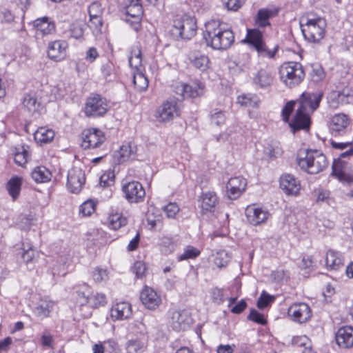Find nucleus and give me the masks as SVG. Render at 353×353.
Here are the masks:
<instances>
[{"instance_id": "17", "label": "nucleus", "mask_w": 353, "mask_h": 353, "mask_svg": "<svg viewBox=\"0 0 353 353\" xmlns=\"http://www.w3.org/2000/svg\"><path fill=\"white\" fill-rule=\"evenodd\" d=\"M68 43L63 40H56L50 42L48 47V57L55 61L63 60L66 56Z\"/></svg>"}, {"instance_id": "50", "label": "nucleus", "mask_w": 353, "mask_h": 353, "mask_svg": "<svg viewBox=\"0 0 353 353\" xmlns=\"http://www.w3.org/2000/svg\"><path fill=\"white\" fill-rule=\"evenodd\" d=\"M225 120L226 117L223 111L215 109L211 112L210 121L212 124H214L217 126H221L225 123Z\"/></svg>"}, {"instance_id": "26", "label": "nucleus", "mask_w": 353, "mask_h": 353, "mask_svg": "<svg viewBox=\"0 0 353 353\" xmlns=\"http://www.w3.org/2000/svg\"><path fill=\"white\" fill-rule=\"evenodd\" d=\"M178 89L181 92V94L184 98H194L203 94V86L196 82L182 84Z\"/></svg>"}, {"instance_id": "13", "label": "nucleus", "mask_w": 353, "mask_h": 353, "mask_svg": "<svg viewBox=\"0 0 353 353\" xmlns=\"http://www.w3.org/2000/svg\"><path fill=\"white\" fill-rule=\"evenodd\" d=\"M245 215L250 224L259 225L268 220L270 213L268 210L253 204L246 208Z\"/></svg>"}, {"instance_id": "37", "label": "nucleus", "mask_w": 353, "mask_h": 353, "mask_svg": "<svg viewBox=\"0 0 353 353\" xmlns=\"http://www.w3.org/2000/svg\"><path fill=\"white\" fill-rule=\"evenodd\" d=\"M22 185V178L18 176H12L6 184V189L11 196L15 200L19 195Z\"/></svg>"}, {"instance_id": "36", "label": "nucleus", "mask_w": 353, "mask_h": 353, "mask_svg": "<svg viewBox=\"0 0 353 353\" xmlns=\"http://www.w3.org/2000/svg\"><path fill=\"white\" fill-rule=\"evenodd\" d=\"M31 176L37 183H46L50 181L52 174L46 167L38 166L32 170Z\"/></svg>"}, {"instance_id": "25", "label": "nucleus", "mask_w": 353, "mask_h": 353, "mask_svg": "<svg viewBox=\"0 0 353 353\" xmlns=\"http://www.w3.org/2000/svg\"><path fill=\"white\" fill-rule=\"evenodd\" d=\"M348 124L349 122L347 116L343 114H338L332 118L329 125L330 130L334 135H337L340 134L341 132L344 131Z\"/></svg>"}, {"instance_id": "32", "label": "nucleus", "mask_w": 353, "mask_h": 353, "mask_svg": "<svg viewBox=\"0 0 353 353\" xmlns=\"http://www.w3.org/2000/svg\"><path fill=\"white\" fill-rule=\"evenodd\" d=\"M253 81L260 88H266L272 83L273 77L270 72L261 69L254 75Z\"/></svg>"}, {"instance_id": "12", "label": "nucleus", "mask_w": 353, "mask_h": 353, "mask_svg": "<svg viewBox=\"0 0 353 353\" xmlns=\"http://www.w3.org/2000/svg\"><path fill=\"white\" fill-rule=\"evenodd\" d=\"M81 146L84 149H91L99 147L105 138L102 131L97 129L85 130L82 133Z\"/></svg>"}, {"instance_id": "52", "label": "nucleus", "mask_w": 353, "mask_h": 353, "mask_svg": "<svg viewBox=\"0 0 353 353\" xmlns=\"http://www.w3.org/2000/svg\"><path fill=\"white\" fill-rule=\"evenodd\" d=\"M96 203L92 200H88L83 203L79 208V212L85 216H90L95 211Z\"/></svg>"}, {"instance_id": "47", "label": "nucleus", "mask_w": 353, "mask_h": 353, "mask_svg": "<svg viewBox=\"0 0 353 353\" xmlns=\"http://www.w3.org/2000/svg\"><path fill=\"white\" fill-rule=\"evenodd\" d=\"M129 63L132 68H134V72L142 70L141 52L139 48H136L132 51L131 55L129 57Z\"/></svg>"}, {"instance_id": "44", "label": "nucleus", "mask_w": 353, "mask_h": 353, "mask_svg": "<svg viewBox=\"0 0 353 353\" xmlns=\"http://www.w3.org/2000/svg\"><path fill=\"white\" fill-rule=\"evenodd\" d=\"M133 83L139 92H143L148 88V80L142 70L133 72Z\"/></svg>"}, {"instance_id": "20", "label": "nucleus", "mask_w": 353, "mask_h": 353, "mask_svg": "<svg viewBox=\"0 0 353 353\" xmlns=\"http://www.w3.org/2000/svg\"><path fill=\"white\" fill-rule=\"evenodd\" d=\"M280 186L285 193L289 195H296L301 188L299 181L290 174H285L281 176Z\"/></svg>"}, {"instance_id": "33", "label": "nucleus", "mask_w": 353, "mask_h": 353, "mask_svg": "<svg viewBox=\"0 0 353 353\" xmlns=\"http://www.w3.org/2000/svg\"><path fill=\"white\" fill-rule=\"evenodd\" d=\"M54 137V132L46 127L39 128L34 134V138L41 144L51 142Z\"/></svg>"}, {"instance_id": "51", "label": "nucleus", "mask_w": 353, "mask_h": 353, "mask_svg": "<svg viewBox=\"0 0 353 353\" xmlns=\"http://www.w3.org/2000/svg\"><path fill=\"white\" fill-rule=\"evenodd\" d=\"M200 254V251L193 246H186L183 252L178 256L179 261H184L189 259H194Z\"/></svg>"}, {"instance_id": "34", "label": "nucleus", "mask_w": 353, "mask_h": 353, "mask_svg": "<svg viewBox=\"0 0 353 353\" xmlns=\"http://www.w3.org/2000/svg\"><path fill=\"white\" fill-rule=\"evenodd\" d=\"M189 59L192 64L201 71L205 70L208 67L209 59L207 56L199 52H194L190 54Z\"/></svg>"}, {"instance_id": "35", "label": "nucleus", "mask_w": 353, "mask_h": 353, "mask_svg": "<svg viewBox=\"0 0 353 353\" xmlns=\"http://www.w3.org/2000/svg\"><path fill=\"white\" fill-rule=\"evenodd\" d=\"M28 146L20 145L15 148L14 152V161L19 166H23L28 161L30 154Z\"/></svg>"}, {"instance_id": "61", "label": "nucleus", "mask_w": 353, "mask_h": 353, "mask_svg": "<svg viewBox=\"0 0 353 353\" xmlns=\"http://www.w3.org/2000/svg\"><path fill=\"white\" fill-rule=\"evenodd\" d=\"M114 174L112 172L103 174L100 177V184L102 186H110L114 183Z\"/></svg>"}, {"instance_id": "18", "label": "nucleus", "mask_w": 353, "mask_h": 353, "mask_svg": "<svg viewBox=\"0 0 353 353\" xmlns=\"http://www.w3.org/2000/svg\"><path fill=\"white\" fill-rule=\"evenodd\" d=\"M125 14L129 17L127 19V21H130V19H133L132 21L133 29L138 31L140 28V21L143 15L142 6L139 2V0H132L130 4L125 8Z\"/></svg>"}, {"instance_id": "9", "label": "nucleus", "mask_w": 353, "mask_h": 353, "mask_svg": "<svg viewBox=\"0 0 353 353\" xmlns=\"http://www.w3.org/2000/svg\"><path fill=\"white\" fill-rule=\"evenodd\" d=\"M85 182V176L83 170L72 167L68 170L66 186L72 193H79Z\"/></svg>"}, {"instance_id": "22", "label": "nucleus", "mask_w": 353, "mask_h": 353, "mask_svg": "<svg viewBox=\"0 0 353 353\" xmlns=\"http://www.w3.org/2000/svg\"><path fill=\"white\" fill-rule=\"evenodd\" d=\"M110 312L113 319L125 320L132 315V307L128 302H120L112 306Z\"/></svg>"}, {"instance_id": "28", "label": "nucleus", "mask_w": 353, "mask_h": 353, "mask_svg": "<svg viewBox=\"0 0 353 353\" xmlns=\"http://www.w3.org/2000/svg\"><path fill=\"white\" fill-rule=\"evenodd\" d=\"M137 151V147L133 143H128L121 146L116 154V158L119 163H124L134 158Z\"/></svg>"}, {"instance_id": "24", "label": "nucleus", "mask_w": 353, "mask_h": 353, "mask_svg": "<svg viewBox=\"0 0 353 353\" xmlns=\"http://www.w3.org/2000/svg\"><path fill=\"white\" fill-rule=\"evenodd\" d=\"M332 174L341 182L349 183L353 182V170H352L350 173H348L346 168L342 165L341 160L334 161Z\"/></svg>"}, {"instance_id": "23", "label": "nucleus", "mask_w": 353, "mask_h": 353, "mask_svg": "<svg viewBox=\"0 0 353 353\" xmlns=\"http://www.w3.org/2000/svg\"><path fill=\"white\" fill-rule=\"evenodd\" d=\"M34 26L37 33L42 35L50 34L55 31L54 22L48 17L37 19L34 21Z\"/></svg>"}, {"instance_id": "41", "label": "nucleus", "mask_w": 353, "mask_h": 353, "mask_svg": "<svg viewBox=\"0 0 353 353\" xmlns=\"http://www.w3.org/2000/svg\"><path fill=\"white\" fill-rule=\"evenodd\" d=\"M84 301L81 302V305L88 304L92 307H97L104 305L106 303V297L102 293H96L92 296H84Z\"/></svg>"}, {"instance_id": "58", "label": "nucleus", "mask_w": 353, "mask_h": 353, "mask_svg": "<svg viewBox=\"0 0 353 353\" xmlns=\"http://www.w3.org/2000/svg\"><path fill=\"white\" fill-rule=\"evenodd\" d=\"M103 26V21L101 17H90V26L93 29L94 34L101 32V29Z\"/></svg>"}, {"instance_id": "2", "label": "nucleus", "mask_w": 353, "mask_h": 353, "mask_svg": "<svg viewBox=\"0 0 353 353\" xmlns=\"http://www.w3.org/2000/svg\"><path fill=\"white\" fill-rule=\"evenodd\" d=\"M203 39L212 49L225 50L234 41V35L232 30L224 28L219 20L212 19L205 24Z\"/></svg>"}, {"instance_id": "3", "label": "nucleus", "mask_w": 353, "mask_h": 353, "mask_svg": "<svg viewBox=\"0 0 353 353\" xmlns=\"http://www.w3.org/2000/svg\"><path fill=\"white\" fill-rule=\"evenodd\" d=\"M297 164L303 171L310 174H315L322 172L327 168L328 163L326 157L316 150H307L305 156L299 155Z\"/></svg>"}, {"instance_id": "1", "label": "nucleus", "mask_w": 353, "mask_h": 353, "mask_svg": "<svg viewBox=\"0 0 353 353\" xmlns=\"http://www.w3.org/2000/svg\"><path fill=\"white\" fill-rule=\"evenodd\" d=\"M323 92L317 90L315 92H304L301 98L296 102L289 101L282 110V116L285 121L289 120L290 115L294 105L297 109L294 119L290 123V126L294 132L299 130H307L310 125V113L316 110L323 98Z\"/></svg>"}, {"instance_id": "15", "label": "nucleus", "mask_w": 353, "mask_h": 353, "mask_svg": "<svg viewBox=\"0 0 353 353\" xmlns=\"http://www.w3.org/2000/svg\"><path fill=\"white\" fill-rule=\"evenodd\" d=\"M288 314L293 321L299 323L307 321L311 317V310L305 303H294L288 309Z\"/></svg>"}, {"instance_id": "39", "label": "nucleus", "mask_w": 353, "mask_h": 353, "mask_svg": "<svg viewBox=\"0 0 353 353\" xmlns=\"http://www.w3.org/2000/svg\"><path fill=\"white\" fill-rule=\"evenodd\" d=\"M237 102L241 106L255 108L259 107L261 101L256 94H243L237 97Z\"/></svg>"}, {"instance_id": "5", "label": "nucleus", "mask_w": 353, "mask_h": 353, "mask_svg": "<svg viewBox=\"0 0 353 353\" xmlns=\"http://www.w3.org/2000/svg\"><path fill=\"white\" fill-rule=\"evenodd\" d=\"M300 26L303 37L310 42H319L324 37L325 21L321 18H302Z\"/></svg>"}, {"instance_id": "21", "label": "nucleus", "mask_w": 353, "mask_h": 353, "mask_svg": "<svg viewBox=\"0 0 353 353\" xmlns=\"http://www.w3.org/2000/svg\"><path fill=\"white\" fill-rule=\"evenodd\" d=\"M336 342L337 345L343 348L353 347V327L344 326L340 327L336 334Z\"/></svg>"}, {"instance_id": "4", "label": "nucleus", "mask_w": 353, "mask_h": 353, "mask_svg": "<svg viewBox=\"0 0 353 353\" xmlns=\"http://www.w3.org/2000/svg\"><path fill=\"white\" fill-rule=\"evenodd\" d=\"M279 77L287 87L294 88L305 78L303 67L298 62L284 63L280 66Z\"/></svg>"}, {"instance_id": "7", "label": "nucleus", "mask_w": 353, "mask_h": 353, "mask_svg": "<svg viewBox=\"0 0 353 353\" xmlns=\"http://www.w3.org/2000/svg\"><path fill=\"white\" fill-rule=\"evenodd\" d=\"M196 32V21L185 17L174 21L171 33L176 39H190Z\"/></svg>"}, {"instance_id": "53", "label": "nucleus", "mask_w": 353, "mask_h": 353, "mask_svg": "<svg viewBox=\"0 0 353 353\" xmlns=\"http://www.w3.org/2000/svg\"><path fill=\"white\" fill-rule=\"evenodd\" d=\"M274 296L268 294L266 292L263 291L261 296L258 299L256 305L259 309L263 310L267 307L272 302L274 301Z\"/></svg>"}, {"instance_id": "8", "label": "nucleus", "mask_w": 353, "mask_h": 353, "mask_svg": "<svg viewBox=\"0 0 353 353\" xmlns=\"http://www.w3.org/2000/svg\"><path fill=\"white\" fill-rule=\"evenodd\" d=\"M170 323L176 331H184L190 327L192 319L188 310H172L170 312Z\"/></svg>"}, {"instance_id": "43", "label": "nucleus", "mask_w": 353, "mask_h": 353, "mask_svg": "<svg viewBox=\"0 0 353 353\" xmlns=\"http://www.w3.org/2000/svg\"><path fill=\"white\" fill-rule=\"evenodd\" d=\"M146 349V343L141 339H131L126 343L128 353H143Z\"/></svg>"}, {"instance_id": "14", "label": "nucleus", "mask_w": 353, "mask_h": 353, "mask_svg": "<svg viewBox=\"0 0 353 353\" xmlns=\"http://www.w3.org/2000/svg\"><path fill=\"white\" fill-rule=\"evenodd\" d=\"M143 305L148 310H154L162 302L161 296L152 288L145 287L140 294Z\"/></svg>"}, {"instance_id": "64", "label": "nucleus", "mask_w": 353, "mask_h": 353, "mask_svg": "<svg viewBox=\"0 0 353 353\" xmlns=\"http://www.w3.org/2000/svg\"><path fill=\"white\" fill-rule=\"evenodd\" d=\"M99 57V53L95 48H90L88 50L85 54V59L89 63H92Z\"/></svg>"}, {"instance_id": "57", "label": "nucleus", "mask_w": 353, "mask_h": 353, "mask_svg": "<svg viewBox=\"0 0 353 353\" xmlns=\"http://www.w3.org/2000/svg\"><path fill=\"white\" fill-rule=\"evenodd\" d=\"M92 277L96 282H103L108 279V274L106 270L96 268L92 272Z\"/></svg>"}, {"instance_id": "63", "label": "nucleus", "mask_w": 353, "mask_h": 353, "mask_svg": "<svg viewBox=\"0 0 353 353\" xmlns=\"http://www.w3.org/2000/svg\"><path fill=\"white\" fill-rule=\"evenodd\" d=\"M330 192L327 190H320L317 192L316 201L318 202H326L330 204Z\"/></svg>"}, {"instance_id": "31", "label": "nucleus", "mask_w": 353, "mask_h": 353, "mask_svg": "<svg viewBox=\"0 0 353 353\" xmlns=\"http://www.w3.org/2000/svg\"><path fill=\"white\" fill-rule=\"evenodd\" d=\"M65 259H63L62 256L59 257L57 260H52L48 263L49 270L48 272L51 274L54 278L56 275L64 276L66 274L65 272Z\"/></svg>"}, {"instance_id": "55", "label": "nucleus", "mask_w": 353, "mask_h": 353, "mask_svg": "<svg viewBox=\"0 0 353 353\" xmlns=\"http://www.w3.org/2000/svg\"><path fill=\"white\" fill-rule=\"evenodd\" d=\"M248 319L261 325H265L267 323L264 316L255 309L250 310V314L248 316Z\"/></svg>"}, {"instance_id": "42", "label": "nucleus", "mask_w": 353, "mask_h": 353, "mask_svg": "<svg viewBox=\"0 0 353 353\" xmlns=\"http://www.w3.org/2000/svg\"><path fill=\"white\" fill-rule=\"evenodd\" d=\"M246 41L254 49H256L264 42L263 33L257 29L248 30Z\"/></svg>"}, {"instance_id": "60", "label": "nucleus", "mask_w": 353, "mask_h": 353, "mask_svg": "<svg viewBox=\"0 0 353 353\" xmlns=\"http://www.w3.org/2000/svg\"><path fill=\"white\" fill-rule=\"evenodd\" d=\"M222 3L225 8L228 10L236 11L241 8L243 3L242 0H222Z\"/></svg>"}, {"instance_id": "30", "label": "nucleus", "mask_w": 353, "mask_h": 353, "mask_svg": "<svg viewBox=\"0 0 353 353\" xmlns=\"http://www.w3.org/2000/svg\"><path fill=\"white\" fill-rule=\"evenodd\" d=\"M201 208L204 211H214L217 203L218 198L213 192H204L201 195Z\"/></svg>"}, {"instance_id": "16", "label": "nucleus", "mask_w": 353, "mask_h": 353, "mask_svg": "<svg viewBox=\"0 0 353 353\" xmlns=\"http://www.w3.org/2000/svg\"><path fill=\"white\" fill-rule=\"evenodd\" d=\"M247 185L245 179L241 176L232 177L229 179L227 184V194L230 199L234 200L239 198L245 191Z\"/></svg>"}, {"instance_id": "19", "label": "nucleus", "mask_w": 353, "mask_h": 353, "mask_svg": "<svg viewBox=\"0 0 353 353\" xmlns=\"http://www.w3.org/2000/svg\"><path fill=\"white\" fill-rule=\"evenodd\" d=\"M54 304V302L47 296L41 298L35 303L32 312L38 319L43 320L50 316Z\"/></svg>"}, {"instance_id": "38", "label": "nucleus", "mask_w": 353, "mask_h": 353, "mask_svg": "<svg viewBox=\"0 0 353 353\" xmlns=\"http://www.w3.org/2000/svg\"><path fill=\"white\" fill-rule=\"evenodd\" d=\"M23 106L30 112H34L38 111L40 107V101L38 100L37 94L34 92L26 93L23 98Z\"/></svg>"}, {"instance_id": "40", "label": "nucleus", "mask_w": 353, "mask_h": 353, "mask_svg": "<svg viewBox=\"0 0 353 353\" xmlns=\"http://www.w3.org/2000/svg\"><path fill=\"white\" fill-rule=\"evenodd\" d=\"M292 343L303 347L302 353H316L312 349L311 341L305 335L294 336L292 339Z\"/></svg>"}, {"instance_id": "6", "label": "nucleus", "mask_w": 353, "mask_h": 353, "mask_svg": "<svg viewBox=\"0 0 353 353\" xmlns=\"http://www.w3.org/2000/svg\"><path fill=\"white\" fill-rule=\"evenodd\" d=\"M110 109L108 100L99 95L92 94L86 99L83 112L87 117H99L104 116Z\"/></svg>"}, {"instance_id": "46", "label": "nucleus", "mask_w": 353, "mask_h": 353, "mask_svg": "<svg viewBox=\"0 0 353 353\" xmlns=\"http://www.w3.org/2000/svg\"><path fill=\"white\" fill-rule=\"evenodd\" d=\"M278 46H274V48H270L266 43L263 42L254 50L257 52L259 57L272 59L278 52Z\"/></svg>"}, {"instance_id": "10", "label": "nucleus", "mask_w": 353, "mask_h": 353, "mask_svg": "<svg viewBox=\"0 0 353 353\" xmlns=\"http://www.w3.org/2000/svg\"><path fill=\"white\" fill-rule=\"evenodd\" d=\"M122 190L125 199L130 203L141 202L145 195V190L141 183L135 181L124 183L122 186Z\"/></svg>"}, {"instance_id": "27", "label": "nucleus", "mask_w": 353, "mask_h": 353, "mask_svg": "<svg viewBox=\"0 0 353 353\" xmlns=\"http://www.w3.org/2000/svg\"><path fill=\"white\" fill-rule=\"evenodd\" d=\"M325 265L330 270H338L343 265L341 254L334 250L327 252L325 258Z\"/></svg>"}, {"instance_id": "49", "label": "nucleus", "mask_w": 353, "mask_h": 353, "mask_svg": "<svg viewBox=\"0 0 353 353\" xmlns=\"http://www.w3.org/2000/svg\"><path fill=\"white\" fill-rule=\"evenodd\" d=\"M230 259V256L225 250L217 252L214 258V263L218 268L225 266Z\"/></svg>"}, {"instance_id": "56", "label": "nucleus", "mask_w": 353, "mask_h": 353, "mask_svg": "<svg viewBox=\"0 0 353 353\" xmlns=\"http://www.w3.org/2000/svg\"><path fill=\"white\" fill-rule=\"evenodd\" d=\"M90 17H101L103 13L102 5L99 1L93 2L88 8Z\"/></svg>"}, {"instance_id": "62", "label": "nucleus", "mask_w": 353, "mask_h": 353, "mask_svg": "<svg viewBox=\"0 0 353 353\" xmlns=\"http://www.w3.org/2000/svg\"><path fill=\"white\" fill-rule=\"evenodd\" d=\"M325 78V73L321 68L313 70L312 74V81L316 83L321 82Z\"/></svg>"}, {"instance_id": "59", "label": "nucleus", "mask_w": 353, "mask_h": 353, "mask_svg": "<svg viewBox=\"0 0 353 353\" xmlns=\"http://www.w3.org/2000/svg\"><path fill=\"white\" fill-rule=\"evenodd\" d=\"M163 210L169 218H174L179 212V208L176 203H170L163 208Z\"/></svg>"}, {"instance_id": "11", "label": "nucleus", "mask_w": 353, "mask_h": 353, "mask_svg": "<svg viewBox=\"0 0 353 353\" xmlns=\"http://www.w3.org/2000/svg\"><path fill=\"white\" fill-rule=\"evenodd\" d=\"M180 113L179 103L175 100L166 101L157 110L156 117L162 122L174 119Z\"/></svg>"}, {"instance_id": "45", "label": "nucleus", "mask_w": 353, "mask_h": 353, "mask_svg": "<svg viewBox=\"0 0 353 353\" xmlns=\"http://www.w3.org/2000/svg\"><path fill=\"white\" fill-rule=\"evenodd\" d=\"M127 219L123 215L116 213L109 216L108 225L113 230H119L127 224Z\"/></svg>"}, {"instance_id": "54", "label": "nucleus", "mask_w": 353, "mask_h": 353, "mask_svg": "<svg viewBox=\"0 0 353 353\" xmlns=\"http://www.w3.org/2000/svg\"><path fill=\"white\" fill-rule=\"evenodd\" d=\"M132 271L137 278L142 279L145 276L146 265L142 261H136L132 268Z\"/></svg>"}, {"instance_id": "29", "label": "nucleus", "mask_w": 353, "mask_h": 353, "mask_svg": "<svg viewBox=\"0 0 353 353\" xmlns=\"http://www.w3.org/2000/svg\"><path fill=\"white\" fill-rule=\"evenodd\" d=\"M277 14L276 10L268 8H261L259 10L257 14L255 17L256 25L259 27H266L270 25L269 19L274 17Z\"/></svg>"}, {"instance_id": "48", "label": "nucleus", "mask_w": 353, "mask_h": 353, "mask_svg": "<svg viewBox=\"0 0 353 353\" xmlns=\"http://www.w3.org/2000/svg\"><path fill=\"white\" fill-rule=\"evenodd\" d=\"M23 250L22 259L26 264L34 263L39 256V253L31 246L26 250L24 247Z\"/></svg>"}]
</instances>
